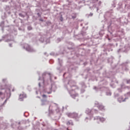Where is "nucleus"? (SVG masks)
<instances>
[{
  "label": "nucleus",
  "mask_w": 130,
  "mask_h": 130,
  "mask_svg": "<svg viewBox=\"0 0 130 130\" xmlns=\"http://www.w3.org/2000/svg\"><path fill=\"white\" fill-rule=\"evenodd\" d=\"M38 15H39V13H38Z\"/></svg>",
  "instance_id": "obj_18"
},
{
  "label": "nucleus",
  "mask_w": 130,
  "mask_h": 130,
  "mask_svg": "<svg viewBox=\"0 0 130 130\" xmlns=\"http://www.w3.org/2000/svg\"><path fill=\"white\" fill-rule=\"evenodd\" d=\"M2 94H3V93H2V92H0V95H2Z\"/></svg>",
  "instance_id": "obj_15"
},
{
  "label": "nucleus",
  "mask_w": 130,
  "mask_h": 130,
  "mask_svg": "<svg viewBox=\"0 0 130 130\" xmlns=\"http://www.w3.org/2000/svg\"><path fill=\"white\" fill-rule=\"evenodd\" d=\"M28 29L29 30H32V27H31L30 26H28Z\"/></svg>",
  "instance_id": "obj_9"
},
{
  "label": "nucleus",
  "mask_w": 130,
  "mask_h": 130,
  "mask_svg": "<svg viewBox=\"0 0 130 130\" xmlns=\"http://www.w3.org/2000/svg\"><path fill=\"white\" fill-rule=\"evenodd\" d=\"M130 80L127 81V84H129Z\"/></svg>",
  "instance_id": "obj_10"
},
{
  "label": "nucleus",
  "mask_w": 130,
  "mask_h": 130,
  "mask_svg": "<svg viewBox=\"0 0 130 130\" xmlns=\"http://www.w3.org/2000/svg\"><path fill=\"white\" fill-rule=\"evenodd\" d=\"M9 45H10V47H12V44H10Z\"/></svg>",
  "instance_id": "obj_11"
},
{
  "label": "nucleus",
  "mask_w": 130,
  "mask_h": 130,
  "mask_svg": "<svg viewBox=\"0 0 130 130\" xmlns=\"http://www.w3.org/2000/svg\"><path fill=\"white\" fill-rule=\"evenodd\" d=\"M39 87H40V86H41L40 83H39Z\"/></svg>",
  "instance_id": "obj_13"
},
{
  "label": "nucleus",
  "mask_w": 130,
  "mask_h": 130,
  "mask_svg": "<svg viewBox=\"0 0 130 130\" xmlns=\"http://www.w3.org/2000/svg\"><path fill=\"white\" fill-rule=\"evenodd\" d=\"M42 97H43V98H46V97H47V96L46 95H45V94H43L42 95Z\"/></svg>",
  "instance_id": "obj_8"
},
{
  "label": "nucleus",
  "mask_w": 130,
  "mask_h": 130,
  "mask_svg": "<svg viewBox=\"0 0 130 130\" xmlns=\"http://www.w3.org/2000/svg\"><path fill=\"white\" fill-rule=\"evenodd\" d=\"M67 115H68L69 117H73V113H68Z\"/></svg>",
  "instance_id": "obj_5"
},
{
  "label": "nucleus",
  "mask_w": 130,
  "mask_h": 130,
  "mask_svg": "<svg viewBox=\"0 0 130 130\" xmlns=\"http://www.w3.org/2000/svg\"><path fill=\"white\" fill-rule=\"evenodd\" d=\"M23 98H26V94L24 93H22L20 94L19 99H23Z\"/></svg>",
  "instance_id": "obj_2"
},
{
  "label": "nucleus",
  "mask_w": 130,
  "mask_h": 130,
  "mask_svg": "<svg viewBox=\"0 0 130 130\" xmlns=\"http://www.w3.org/2000/svg\"><path fill=\"white\" fill-rule=\"evenodd\" d=\"M73 19H75V18H76V17H73Z\"/></svg>",
  "instance_id": "obj_16"
},
{
  "label": "nucleus",
  "mask_w": 130,
  "mask_h": 130,
  "mask_svg": "<svg viewBox=\"0 0 130 130\" xmlns=\"http://www.w3.org/2000/svg\"><path fill=\"white\" fill-rule=\"evenodd\" d=\"M48 94H51V92H48Z\"/></svg>",
  "instance_id": "obj_12"
},
{
  "label": "nucleus",
  "mask_w": 130,
  "mask_h": 130,
  "mask_svg": "<svg viewBox=\"0 0 130 130\" xmlns=\"http://www.w3.org/2000/svg\"><path fill=\"white\" fill-rule=\"evenodd\" d=\"M67 125H70V124H72V123L70 121H69L67 122Z\"/></svg>",
  "instance_id": "obj_6"
},
{
  "label": "nucleus",
  "mask_w": 130,
  "mask_h": 130,
  "mask_svg": "<svg viewBox=\"0 0 130 130\" xmlns=\"http://www.w3.org/2000/svg\"><path fill=\"white\" fill-rule=\"evenodd\" d=\"M42 105H44V103H42Z\"/></svg>",
  "instance_id": "obj_14"
},
{
  "label": "nucleus",
  "mask_w": 130,
  "mask_h": 130,
  "mask_svg": "<svg viewBox=\"0 0 130 130\" xmlns=\"http://www.w3.org/2000/svg\"><path fill=\"white\" fill-rule=\"evenodd\" d=\"M41 21H43V20H41Z\"/></svg>",
  "instance_id": "obj_17"
},
{
  "label": "nucleus",
  "mask_w": 130,
  "mask_h": 130,
  "mask_svg": "<svg viewBox=\"0 0 130 130\" xmlns=\"http://www.w3.org/2000/svg\"><path fill=\"white\" fill-rule=\"evenodd\" d=\"M26 49L27 51H29V52H33V51H34V50L32 48H31L29 45H27V46L26 47Z\"/></svg>",
  "instance_id": "obj_1"
},
{
  "label": "nucleus",
  "mask_w": 130,
  "mask_h": 130,
  "mask_svg": "<svg viewBox=\"0 0 130 130\" xmlns=\"http://www.w3.org/2000/svg\"><path fill=\"white\" fill-rule=\"evenodd\" d=\"M78 114L77 113H73V118H77L78 116Z\"/></svg>",
  "instance_id": "obj_4"
},
{
  "label": "nucleus",
  "mask_w": 130,
  "mask_h": 130,
  "mask_svg": "<svg viewBox=\"0 0 130 130\" xmlns=\"http://www.w3.org/2000/svg\"><path fill=\"white\" fill-rule=\"evenodd\" d=\"M100 120H101V121H104V120H105V119L103 118H100Z\"/></svg>",
  "instance_id": "obj_7"
},
{
  "label": "nucleus",
  "mask_w": 130,
  "mask_h": 130,
  "mask_svg": "<svg viewBox=\"0 0 130 130\" xmlns=\"http://www.w3.org/2000/svg\"><path fill=\"white\" fill-rule=\"evenodd\" d=\"M98 107L99 109H100V110H103V109H104V106H103V105H98Z\"/></svg>",
  "instance_id": "obj_3"
}]
</instances>
